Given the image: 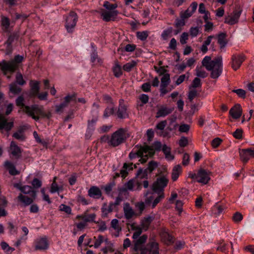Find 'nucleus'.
Instances as JSON below:
<instances>
[{
	"mask_svg": "<svg viewBox=\"0 0 254 254\" xmlns=\"http://www.w3.org/2000/svg\"><path fill=\"white\" fill-rule=\"evenodd\" d=\"M202 65L208 71H211L210 77L218 78L222 72L223 58L222 56L215 57L213 60L210 56H205L202 61Z\"/></svg>",
	"mask_w": 254,
	"mask_h": 254,
	"instance_id": "obj_1",
	"label": "nucleus"
},
{
	"mask_svg": "<svg viewBox=\"0 0 254 254\" xmlns=\"http://www.w3.org/2000/svg\"><path fill=\"white\" fill-rule=\"evenodd\" d=\"M154 155V151L153 148L145 144L140 146L137 151H131L129 154V157L130 159L135 158L136 157H140L139 161L143 164L147 161L149 157H151Z\"/></svg>",
	"mask_w": 254,
	"mask_h": 254,
	"instance_id": "obj_2",
	"label": "nucleus"
},
{
	"mask_svg": "<svg viewBox=\"0 0 254 254\" xmlns=\"http://www.w3.org/2000/svg\"><path fill=\"white\" fill-rule=\"evenodd\" d=\"M127 131L121 128L114 132L110 137V146L116 147L124 142L129 137Z\"/></svg>",
	"mask_w": 254,
	"mask_h": 254,
	"instance_id": "obj_3",
	"label": "nucleus"
},
{
	"mask_svg": "<svg viewBox=\"0 0 254 254\" xmlns=\"http://www.w3.org/2000/svg\"><path fill=\"white\" fill-rule=\"evenodd\" d=\"M23 60V57L22 56L17 55L14 57L13 60L8 62L3 60L0 62V68L4 72L5 74L6 71L13 72L18 68V64L21 63Z\"/></svg>",
	"mask_w": 254,
	"mask_h": 254,
	"instance_id": "obj_4",
	"label": "nucleus"
},
{
	"mask_svg": "<svg viewBox=\"0 0 254 254\" xmlns=\"http://www.w3.org/2000/svg\"><path fill=\"white\" fill-rule=\"evenodd\" d=\"M24 111L29 116L31 117L34 120L37 121L39 120V116L42 117L44 116V111L43 107H39L35 105L29 107L25 106Z\"/></svg>",
	"mask_w": 254,
	"mask_h": 254,
	"instance_id": "obj_5",
	"label": "nucleus"
},
{
	"mask_svg": "<svg viewBox=\"0 0 254 254\" xmlns=\"http://www.w3.org/2000/svg\"><path fill=\"white\" fill-rule=\"evenodd\" d=\"M168 179L165 176L157 178L152 186V190L155 192H164V189L167 186Z\"/></svg>",
	"mask_w": 254,
	"mask_h": 254,
	"instance_id": "obj_6",
	"label": "nucleus"
},
{
	"mask_svg": "<svg viewBox=\"0 0 254 254\" xmlns=\"http://www.w3.org/2000/svg\"><path fill=\"white\" fill-rule=\"evenodd\" d=\"M77 15L73 11H71L66 19L65 28L68 33H71L75 27L77 21Z\"/></svg>",
	"mask_w": 254,
	"mask_h": 254,
	"instance_id": "obj_7",
	"label": "nucleus"
},
{
	"mask_svg": "<svg viewBox=\"0 0 254 254\" xmlns=\"http://www.w3.org/2000/svg\"><path fill=\"white\" fill-rule=\"evenodd\" d=\"M140 254H159L158 244L155 241H150L146 247L141 249Z\"/></svg>",
	"mask_w": 254,
	"mask_h": 254,
	"instance_id": "obj_8",
	"label": "nucleus"
},
{
	"mask_svg": "<svg viewBox=\"0 0 254 254\" xmlns=\"http://www.w3.org/2000/svg\"><path fill=\"white\" fill-rule=\"evenodd\" d=\"M242 9L240 7L236 8L231 14L226 16L224 22L230 25H233L238 21Z\"/></svg>",
	"mask_w": 254,
	"mask_h": 254,
	"instance_id": "obj_9",
	"label": "nucleus"
},
{
	"mask_svg": "<svg viewBox=\"0 0 254 254\" xmlns=\"http://www.w3.org/2000/svg\"><path fill=\"white\" fill-rule=\"evenodd\" d=\"M116 115L120 119H126L128 117L127 106L125 104L124 100L122 99L119 100V105Z\"/></svg>",
	"mask_w": 254,
	"mask_h": 254,
	"instance_id": "obj_10",
	"label": "nucleus"
},
{
	"mask_svg": "<svg viewBox=\"0 0 254 254\" xmlns=\"http://www.w3.org/2000/svg\"><path fill=\"white\" fill-rule=\"evenodd\" d=\"M210 172L200 169L197 172V182L203 185L207 184L210 180Z\"/></svg>",
	"mask_w": 254,
	"mask_h": 254,
	"instance_id": "obj_11",
	"label": "nucleus"
},
{
	"mask_svg": "<svg viewBox=\"0 0 254 254\" xmlns=\"http://www.w3.org/2000/svg\"><path fill=\"white\" fill-rule=\"evenodd\" d=\"M241 160L244 163L247 162L251 158H254V149L250 148L243 149L239 151Z\"/></svg>",
	"mask_w": 254,
	"mask_h": 254,
	"instance_id": "obj_12",
	"label": "nucleus"
},
{
	"mask_svg": "<svg viewBox=\"0 0 254 254\" xmlns=\"http://www.w3.org/2000/svg\"><path fill=\"white\" fill-rule=\"evenodd\" d=\"M245 60V56L242 55L234 54L231 58V67L234 70L240 68L242 64Z\"/></svg>",
	"mask_w": 254,
	"mask_h": 254,
	"instance_id": "obj_13",
	"label": "nucleus"
},
{
	"mask_svg": "<svg viewBox=\"0 0 254 254\" xmlns=\"http://www.w3.org/2000/svg\"><path fill=\"white\" fill-rule=\"evenodd\" d=\"M118 13V10H106L103 9L101 11V16L105 21H114Z\"/></svg>",
	"mask_w": 254,
	"mask_h": 254,
	"instance_id": "obj_14",
	"label": "nucleus"
},
{
	"mask_svg": "<svg viewBox=\"0 0 254 254\" xmlns=\"http://www.w3.org/2000/svg\"><path fill=\"white\" fill-rule=\"evenodd\" d=\"M49 247V243L46 237L41 238L36 241L35 249L39 250H46Z\"/></svg>",
	"mask_w": 254,
	"mask_h": 254,
	"instance_id": "obj_15",
	"label": "nucleus"
},
{
	"mask_svg": "<svg viewBox=\"0 0 254 254\" xmlns=\"http://www.w3.org/2000/svg\"><path fill=\"white\" fill-rule=\"evenodd\" d=\"M242 108L239 104L235 105L229 111V114L235 119H239L242 116Z\"/></svg>",
	"mask_w": 254,
	"mask_h": 254,
	"instance_id": "obj_16",
	"label": "nucleus"
},
{
	"mask_svg": "<svg viewBox=\"0 0 254 254\" xmlns=\"http://www.w3.org/2000/svg\"><path fill=\"white\" fill-rule=\"evenodd\" d=\"M123 210L125 217L127 219H130L133 216L135 215L134 211L128 202L124 204Z\"/></svg>",
	"mask_w": 254,
	"mask_h": 254,
	"instance_id": "obj_17",
	"label": "nucleus"
},
{
	"mask_svg": "<svg viewBox=\"0 0 254 254\" xmlns=\"http://www.w3.org/2000/svg\"><path fill=\"white\" fill-rule=\"evenodd\" d=\"M88 195L93 198L99 199L102 196V191L98 187L92 186L88 190Z\"/></svg>",
	"mask_w": 254,
	"mask_h": 254,
	"instance_id": "obj_18",
	"label": "nucleus"
},
{
	"mask_svg": "<svg viewBox=\"0 0 254 254\" xmlns=\"http://www.w3.org/2000/svg\"><path fill=\"white\" fill-rule=\"evenodd\" d=\"M10 149L11 154L16 159H18L21 156V149L16 145L15 142L11 141L10 143Z\"/></svg>",
	"mask_w": 254,
	"mask_h": 254,
	"instance_id": "obj_19",
	"label": "nucleus"
},
{
	"mask_svg": "<svg viewBox=\"0 0 254 254\" xmlns=\"http://www.w3.org/2000/svg\"><path fill=\"white\" fill-rule=\"evenodd\" d=\"M115 208L113 206V204L110 203L109 205L105 203L103 204L101 208L102 217L103 218H107L109 213H111Z\"/></svg>",
	"mask_w": 254,
	"mask_h": 254,
	"instance_id": "obj_20",
	"label": "nucleus"
},
{
	"mask_svg": "<svg viewBox=\"0 0 254 254\" xmlns=\"http://www.w3.org/2000/svg\"><path fill=\"white\" fill-rule=\"evenodd\" d=\"M17 198L18 200L23 203L25 206H27L31 204L36 197L28 196L20 193Z\"/></svg>",
	"mask_w": 254,
	"mask_h": 254,
	"instance_id": "obj_21",
	"label": "nucleus"
},
{
	"mask_svg": "<svg viewBox=\"0 0 254 254\" xmlns=\"http://www.w3.org/2000/svg\"><path fill=\"white\" fill-rule=\"evenodd\" d=\"M173 109L171 108H168L165 107H161L157 111L156 117L158 118L162 117H165L171 113Z\"/></svg>",
	"mask_w": 254,
	"mask_h": 254,
	"instance_id": "obj_22",
	"label": "nucleus"
},
{
	"mask_svg": "<svg viewBox=\"0 0 254 254\" xmlns=\"http://www.w3.org/2000/svg\"><path fill=\"white\" fill-rule=\"evenodd\" d=\"M31 87V94L35 96L38 95L39 91V82L37 81L31 80L30 83Z\"/></svg>",
	"mask_w": 254,
	"mask_h": 254,
	"instance_id": "obj_23",
	"label": "nucleus"
},
{
	"mask_svg": "<svg viewBox=\"0 0 254 254\" xmlns=\"http://www.w3.org/2000/svg\"><path fill=\"white\" fill-rule=\"evenodd\" d=\"M226 36L225 33H221L217 35L218 43L221 49L224 48L227 44Z\"/></svg>",
	"mask_w": 254,
	"mask_h": 254,
	"instance_id": "obj_24",
	"label": "nucleus"
},
{
	"mask_svg": "<svg viewBox=\"0 0 254 254\" xmlns=\"http://www.w3.org/2000/svg\"><path fill=\"white\" fill-rule=\"evenodd\" d=\"M147 239L146 235L140 237L135 242L133 249L135 251H138L140 248L142 244H144Z\"/></svg>",
	"mask_w": 254,
	"mask_h": 254,
	"instance_id": "obj_25",
	"label": "nucleus"
},
{
	"mask_svg": "<svg viewBox=\"0 0 254 254\" xmlns=\"http://www.w3.org/2000/svg\"><path fill=\"white\" fill-rule=\"evenodd\" d=\"M21 192L25 194H28L31 197H36V191L29 186H23Z\"/></svg>",
	"mask_w": 254,
	"mask_h": 254,
	"instance_id": "obj_26",
	"label": "nucleus"
},
{
	"mask_svg": "<svg viewBox=\"0 0 254 254\" xmlns=\"http://www.w3.org/2000/svg\"><path fill=\"white\" fill-rule=\"evenodd\" d=\"M182 172V167L180 165L174 166L172 173V179L173 181H176Z\"/></svg>",
	"mask_w": 254,
	"mask_h": 254,
	"instance_id": "obj_27",
	"label": "nucleus"
},
{
	"mask_svg": "<svg viewBox=\"0 0 254 254\" xmlns=\"http://www.w3.org/2000/svg\"><path fill=\"white\" fill-rule=\"evenodd\" d=\"M5 167L8 170L9 173L11 175H16L19 174L14 165L9 161H6L4 163Z\"/></svg>",
	"mask_w": 254,
	"mask_h": 254,
	"instance_id": "obj_28",
	"label": "nucleus"
},
{
	"mask_svg": "<svg viewBox=\"0 0 254 254\" xmlns=\"http://www.w3.org/2000/svg\"><path fill=\"white\" fill-rule=\"evenodd\" d=\"M214 37V36H209L207 39L203 42L200 48V50L203 53L205 54L207 52V46L210 44L211 40Z\"/></svg>",
	"mask_w": 254,
	"mask_h": 254,
	"instance_id": "obj_29",
	"label": "nucleus"
},
{
	"mask_svg": "<svg viewBox=\"0 0 254 254\" xmlns=\"http://www.w3.org/2000/svg\"><path fill=\"white\" fill-rule=\"evenodd\" d=\"M113 71L114 75L116 77H119L122 75L123 72L121 66L119 64L118 62H116L115 65L113 67Z\"/></svg>",
	"mask_w": 254,
	"mask_h": 254,
	"instance_id": "obj_30",
	"label": "nucleus"
},
{
	"mask_svg": "<svg viewBox=\"0 0 254 254\" xmlns=\"http://www.w3.org/2000/svg\"><path fill=\"white\" fill-rule=\"evenodd\" d=\"M131 228L132 230L135 231L133 234L132 238L133 239H137L138 237L141 234L142 229L139 226H136L135 224H131Z\"/></svg>",
	"mask_w": 254,
	"mask_h": 254,
	"instance_id": "obj_31",
	"label": "nucleus"
},
{
	"mask_svg": "<svg viewBox=\"0 0 254 254\" xmlns=\"http://www.w3.org/2000/svg\"><path fill=\"white\" fill-rule=\"evenodd\" d=\"M137 62L135 61H131L124 65L123 69L127 72L130 71L136 65Z\"/></svg>",
	"mask_w": 254,
	"mask_h": 254,
	"instance_id": "obj_32",
	"label": "nucleus"
},
{
	"mask_svg": "<svg viewBox=\"0 0 254 254\" xmlns=\"http://www.w3.org/2000/svg\"><path fill=\"white\" fill-rule=\"evenodd\" d=\"M152 221V218L151 217L149 216L146 218H144L141 222V228L144 230H147Z\"/></svg>",
	"mask_w": 254,
	"mask_h": 254,
	"instance_id": "obj_33",
	"label": "nucleus"
},
{
	"mask_svg": "<svg viewBox=\"0 0 254 254\" xmlns=\"http://www.w3.org/2000/svg\"><path fill=\"white\" fill-rule=\"evenodd\" d=\"M139 100L141 103H138L137 107L140 108L142 107L144 104L148 103L149 101V97L147 95L145 94H141L139 97Z\"/></svg>",
	"mask_w": 254,
	"mask_h": 254,
	"instance_id": "obj_34",
	"label": "nucleus"
},
{
	"mask_svg": "<svg viewBox=\"0 0 254 254\" xmlns=\"http://www.w3.org/2000/svg\"><path fill=\"white\" fill-rule=\"evenodd\" d=\"M158 195L156 198H154L153 201L152 203L151 207L152 208H154L160 201L162 200L164 197V192H157Z\"/></svg>",
	"mask_w": 254,
	"mask_h": 254,
	"instance_id": "obj_35",
	"label": "nucleus"
},
{
	"mask_svg": "<svg viewBox=\"0 0 254 254\" xmlns=\"http://www.w3.org/2000/svg\"><path fill=\"white\" fill-rule=\"evenodd\" d=\"M136 35L138 39L141 41H145L149 35V32L147 31H137Z\"/></svg>",
	"mask_w": 254,
	"mask_h": 254,
	"instance_id": "obj_36",
	"label": "nucleus"
},
{
	"mask_svg": "<svg viewBox=\"0 0 254 254\" xmlns=\"http://www.w3.org/2000/svg\"><path fill=\"white\" fill-rule=\"evenodd\" d=\"M190 77V73L189 72H187L185 74H182L178 77L177 80L175 82V84L177 85H179L181 83H182L185 79L187 80L189 79Z\"/></svg>",
	"mask_w": 254,
	"mask_h": 254,
	"instance_id": "obj_37",
	"label": "nucleus"
},
{
	"mask_svg": "<svg viewBox=\"0 0 254 254\" xmlns=\"http://www.w3.org/2000/svg\"><path fill=\"white\" fill-rule=\"evenodd\" d=\"M115 114V108L114 105H112V107H107L104 112L103 117L104 118H108L111 115H113Z\"/></svg>",
	"mask_w": 254,
	"mask_h": 254,
	"instance_id": "obj_38",
	"label": "nucleus"
},
{
	"mask_svg": "<svg viewBox=\"0 0 254 254\" xmlns=\"http://www.w3.org/2000/svg\"><path fill=\"white\" fill-rule=\"evenodd\" d=\"M162 238L164 239L167 245H170L173 243V238L168 233L165 232L162 233Z\"/></svg>",
	"mask_w": 254,
	"mask_h": 254,
	"instance_id": "obj_39",
	"label": "nucleus"
},
{
	"mask_svg": "<svg viewBox=\"0 0 254 254\" xmlns=\"http://www.w3.org/2000/svg\"><path fill=\"white\" fill-rule=\"evenodd\" d=\"M227 246L228 245L225 243L223 241H222L218 243V246L216 248V250L221 252L226 253L228 252Z\"/></svg>",
	"mask_w": 254,
	"mask_h": 254,
	"instance_id": "obj_40",
	"label": "nucleus"
},
{
	"mask_svg": "<svg viewBox=\"0 0 254 254\" xmlns=\"http://www.w3.org/2000/svg\"><path fill=\"white\" fill-rule=\"evenodd\" d=\"M77 218H81L85 222H90L93 221L96 217V215L94 213L91 214L89 215H81V216H77Z\"/></svg>",
	"mask_w": 254,
	"mask_h": 254,
	"instance_id": "obj_41",
	"label": "nucleus"
},
{
	"mask_svg": "<svg viewBox=\"0 0 254 254\" xmlns=\"http://www.w3.org/2000/svg\"><path fill=\"white\" fill-rule=\"evenodd\" d=\"M75 98V95H67L66 96H65L64 97V101L63 103H61V104L62 105V106L64 107V108H66V107H67L68 106V103L74 100Z\"/></svg>",
	"mask_w": 254,
	"mask_h": 254,
	"instance_id": "obj_42",
	"label": "nucleus"
},
{
	"mask_svg": "<svg viewBox=\"0 0 254 254\" xmlns=\"http://www.w3.org/2000/svg\"><path fill=\"white\" fill-rule=\"evenodd\" d=\"M189 89L188 99L190 102H191L198 95V93L195 89L191 88V87H189Z\"/></svg>",
	"mask_w": 254,
	"mask_h": 254,
	"instance_id": "obj_43",
	"label": "nucleus"
},
{
	"mask_svg": "<svg viewBox=\"0 0 254 254\" xmlns=\"http://www.w3.org/2000/svg\"><path fill=\"white\" fill-rule=\"evenodd\" d=\"M135 179H131L125 184L128 190H135Z\"/></svg>",
	"mask_w": 254,
	"mask_h": 254,
	"instance_id": "obj_44",
	"label": "nucleus"
},
{
	"mask_svg": "<svg viewBox=\"0 0 254 254\" xmlns=\"http://www.w3.org/2000/svg\"><path fill=\"white\" fill-rule=\"evenodd\" d=\"M115 186V183L114 181L107 184L103 188L105 192L107 194H109L112 191L113 188Z\"/></svg>",
	"mask_w": 254,
	"mask_h": 254,
	"instance_id": "obj_45",
	"label": "nucleus"
},
{
	"mask_svg": "<svg viewBox=\"0 0 254 254\" xmlns=\"http://www.w3.org/2000/svg\"><path fill=\"white\" fill-rule=\"evenodd\" d=\"M103 6L108 10H116L115 9L118 7V4L116 3L112 4L108 1H105Z\"/></svg>",
	"mask_w": 254,
	"mask_h": 254,
	"instance_id": "obj_46",
	"label": "nucleus"
},
{
	"mask_svg": "<svg viewBox=\"0 0 254 254\" xmlns=\"http://www.w3.org/2000/svg\"><path fill=\"white\" fill-rule=\"evenodd\" d=\"M173 32V28L172 27H169L167 29L163 31L161 34L162 38L166 40H167L169 37L171 36V33Z\"/></svg>",
	"mask_w": 254,
	"mask_h": 254,
	"instance_id": "obj_47",
	"label": "nucleus"
},
{
	"mask_svg": "<svg viewBox=\"0 0 254 254\" xmlns=\"http://www.w3.org/2000/svg\"><path fill=\"white\" fill-rule=\"evenodd\" d=\"M195 71L197 77L204 78L207 76V73L204 70H202L200 67L197 66Z\"/></svg>",
	"mask_w": 254,
	"mask_h": 254,
	"instance_id": "obj_48",
	"label": "nucleus"
},
{
	"mask_svg": "<svg viewBox=\"0 0 254 254\" xmlns=\"http://www.w3.org/2000/svg\"><path fill=\"white\" fill-rule=\"evenodd\" d=\"M158 166V163L154 161H151L149 162L148 167L146 169L149 173H151L153 170L157 168Z\"/></svg>",
	"mask_w": 254,
	"mask_h": 254,
	"instance_id": "obj_49",
	"label": "nucleus"
},
{
	"mask_svg": "<svg viewBox=\"0 0 254 254\" xmlns=\"http://www.w3.org/2000/svg\"><path fill=\"white\" fill-rule=\"evenodd\" d=\"M149 172L146 169L143 170L142 169H139L136 174V176L139 177L140 179L147 178L148 176V173Z\"/></svg>",
	"mask_w": 254,
	"mask_h": 254,
	"instance_id": "obj_50",
	"label": "nucleus"
},
{
	"mask_svg": "<svg viewBox=\"0 0 254 254\" xmlns=\"http://www.w3.org/2000/svg\"><path fill=\"white\" fill-rule=\"evenodd\" d=\"M170 81V74L169 73L164 74L161 79V85L168 86Z\"/></svg>",
	"mask_w": 254,
	"mask_h": 254,
	"instance_id": "obj_51",
	"label": "nucleus"
},
{
	"mask_svg": "<svg viewBox=\"0 0 254 254\" xmlns=\"http://www.w3.org/2000/svg\"><path fill=\"white\" fill-rule=\"evenodd\" d=\"M9 90L14 94H18L20 92L21 89L17 86L15 83H12L9 86Z\"/></svg>",
	"mask_w": 254,
	"mask_h": 254,
	"instance_id": "obj_52",
	"label": "nucleus"
},
{
	"mask_svg": "<svg viewBox=\"0 0 254 254\" xmlns=\"http://www.w3.org/2000/svg\"><path fill=\"white\" fill-rule=\"evenodd\" d=\"M0 246L2 249L7 253H11L12 252L14 251V248L10 247L5 242H2L0 243Z\"/></svg>",
	"mask_w": 254,
	"mask_h": 254,
	"instance_id": "obj_53",
	"label": "nucleus"
},
{
	"mask_svg": "<svg viewBox=\"0 0 254 254\" xmlns=\"http://www.w3.org/2000/svg\"><path fill=\"white\" fill-rule=\"evenodd\" d=\"M1 25L3 27V29L7 31L10 25V21L8 18L5 17H2L1 18Z\"/></svg>",
	"mask_w": 254,
	"mask_h": 254,
	"instance_id": "obj_54",
	"label": "nucleus"
},
{
	"mask_svg": "<svg viewBox=\"0 0 254 254\" xmlns=\"http://www.w3.org/2000/svg\"><path fill=\"white\" fill-rule=\"evenodd\" d=\"M201 86V80L198 77H195L192 80L191 85L190 86L191 88L195 89Z\"/></svg>",
	"mask_w": 254,
	"mask_h": 254,
	"instance_id": "obj_55",
	"label": "nucleus"
},
{
	"mask_svg": "<svg viewBox=\"0 0 254 254\" xmlns=\"http://www.w3.org/2000/svg\"><path fill=\"white\" fill-rule=\"evenodd\" d=\"M7 229L11 234H17V227H16L12 222L7 223Z\"/></svg>",
	"mask_w": 254,
	"mask_h": 254,
	"instance_id": "obj_56",
	"label": "nucleus"
},
{
	"mask_svg": "<svg viewBox=\"0 0 254 254\" xmlns=\"http://www.w3.org/2000/svg\"><path fill=\"white\" fill-rule=\"evenodd\" d=\"M16 81L19 85L22 86L26 84V81L23 79L22 75L19 72H18L16 74Z\"/></svg>",
	"mask_w": 254,
	"mask_h": 254,
	"instance_id": "obj_57",
	"label": "nucleus"
},
{
	"mask_svg": "<svg viewBox=\"0 0 254 254\" xmlns=\"http://www.w3.org/2000/svg\"><path fill=\"white\" fill-rule=\"evenodd\" d=\"M149 192H147L145 195L146 196V198L145 199V203L147 205L151 206L152 203L153 201V200L154 199V196L153 195V193H152L150 196H147Z\"/></svg>",
	"mask_w": 254,
	"mask_h": 254,
	"instance_id": "obj_58",
	"label": "nucleus"
},
{
	"mask_svg": "<svg viewBox=\"0 0 254 254\" xmlns=\"http://www.w3.org/2000/svg\"><path fill=\"white\" fill-rule=\"evenodd\" d=\"M13 137L21 141H23L25 139V136L22 133V131L21 130H19L17 132L14 133Z\"/></svg>",
	"mask_w": 254,
	"mask_h": 254,
	"instance_id": "obj_59",
	"label": "nucleus"
},
{
	"mask_svg": "<svg viewBox=\"0 0 254 254\" xmlns=\"http://www.w3.org/2000/svg\"><path fill=\"white\" fill-rule=\"evenodd\" d=\"M59 208L60 210L64 211L66 214H70L71 213V209L69 206L62 204L60 206Z\"/></svg>",
	"mask_w": 254,
	"mask_h": 254,
	"instance_id": "obj_60",
	"label": "nucleus"
},
{
	"mask_svg": "<svg viewBox=\"0 0 254 254\" xmlns=\"http://www.w3.org/2000/svg\"><path fill=\"white\" fill-rule=\"evenodd\" d=\"M189 34L187 32H183L181 35L180 42L182 45H184L187 43V41L188 40Z\"/></svg>",
	"mask_w": 254,
	"mask_h": 254,
	"instance_id": "obj_61",
	"label": "nucleus"
},
{
	"mask_svg": "<svg viewBox=\"0 0 254 254\" xmlns=\"http://www.w3.org/2000/svg\"><path fill=\"white\" fill-rule=\"evenodd\" d=\"M60 189L62 190V187H59L56 182H53L50 189V192L52 193L58 192Z\"/></svg>",
	"mask_w": 254,
	"mask_h": 254,
	"instance_id": "obj_62",
	"label": "nucleus"
},
{
	"mask_svg": "<svg viewBox=\"0 0 254 254\" xmlns=\"http://www.w3.org/2000/svg\"><path fill=\"white\" fill-rule=\"evenodd\" d=\"M232 92L236 93L240 97L245 98L246 97V91L242 89H234Z\"/></svg>",
	"mask_w": 254,
	"mask_h": 254,
	"instance_id": "obj_63",
	"label": "nucleus"
},
{
	"mask_svg": "<svg viewBox=\"0 0 254 254\" xmlns=\"http://www.w3.org/2000/svg\"><path fill=\"white\" fill-rule=\"evenodd\" d=\"M242 219H243L242 214L238 212H236L233 216V221L236 223H239Z\"/></svg>",
	"mask_w": 254,
	"mask_h": 254,
	"instance_id": "obj_64",
	"label": "nucleus"
}]
</instances>
